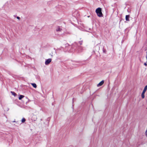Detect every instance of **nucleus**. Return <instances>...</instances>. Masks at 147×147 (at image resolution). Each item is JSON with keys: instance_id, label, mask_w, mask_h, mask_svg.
Returning a JSON list of instances; mask_svg holds the SVG:
<instances>
[{"instance_id": "obj_1", "label": "nucleus", "mask_w": 147, "mask_h": 147, "mask_svg": "<svg viewBox=\"0 0 147 147\" xmlns=\"http://www.w3.org/2000/svg\"><path fill=\"white\" fill-rule=\"evenodd\" d=\"M96 12L98 17H101L102 16V14L101 12V9L100 8L98 7L96 9Z\"/></svg>"}, {"instance_id": "obj_2", "label": "nucleus", "mask_w": 147, "mask_h": 147, "mask_svg": "<svg viewBox=\"0 0 147 147\" xmlns=\"http://www.w3.org/2000/svg\"><path fill=\"white\" fill-rule=\"evenodd\" d=\"M147 90V85H146L142 93V94H141V96L142 97V98H144V94L146 92V90Z\"/></svg>"}, {"instance_id": "obj_3", "label": "nucleus", "mask_w": 147, "mask_h": 147, "mask_svg": "<svg viewBox=\"0 0 147 147\" xmlns=\"http://www.w3.org/2000/svg\"><path fill=\"white\" fill-rule=\"evenodd\" d=\"M52 59H47L45 62V64L47 65H49Z\"/></svg>"}, {"instance_id": "obj_4", "label": "nucleus", "mask_w": 147, "mask_h": 147, "mask_svg": "<svg viewBox=\"0 0 147 147\" xmlns=\"http://www.w3.org/2000/svg\"><path fill=\"white\" fill-rule=\"evenodd\" d=\"M56 30L57 32H61L62 30V29L59 26H57L56 28Z\"/></svg>"}, {"instance_id": "obj_5", "label": "nucleus", "mask_w": 147, "mask_h": 147, "mask_svg": "<svg viewBox=\"0 0 147 147\" xmlns=\"http://www.w3.org/2000/svg\"><path fill=\"white\" fill-rule=\"evenodd\" d=\"M104 81L102 80L101 82H100L98 84H97V86L99 87L101 86H102L104 83Z\"/></svg>"}, {"instance_id": "obj_6", "label": "nucleus", "mask_w": 147, "mask_h": 147, "mask_svg": "<svg viewBox=\"0 0 147 147\" xmlns=\"http://www.w3.org/2000/svg\"><path fill=\"white\" fill-rule=\"evenodd\" d=\"M37 119V117L35 115H33L32 117V119L34 121L36 120Z\"/></svg>"}, {"instance_id": "obj_7", "label": "nucleus", "mask_w": 147, "mask_h": 147, "mask_svg": "<svg viewBox=\"0 0 147 147\" xmlns=\"http://www.w3.org/2000/svg\"><path fill=\"white\" fill-rule=\"evenodd\" d=\"M129 15H126L125 16V20L126 21H129Z\"/></svg>"}, {"instance_id": "obj_8", "label": "nucleus", "mask_w": 147, "mask_h": 147, "mask_svg": "<svg viewBox=\"0 0 147 147\" xmlns=\"http://www.w3.org/2000/svg\"><path fill=\"white\" fill-rule=\"evenodd\" d=\"M31 84L32 86L34 88H36L37 86L36 84L35 83H31Z\"/></svg>"}, {"instance_id": "obj_9", "label": "nucleus", "mask_w": 147, "mask_h": 147, "mask_svg": "<svg viewBox=\"0 0 147 147\" xmlns=\"http://www.w3.org/2000/svg\"><path fill=\"white\" fill-rule=\"evenodd\" d=\"M21 121L22 123H24L26 121V119L24 118H23Z\"/></svg>"}, {"instance_id": "obj_10", "label": "nucleus", "mask_w": 147, "mask_h": 147, "mask_svg": "<svg viewBox=\"0 0 147 147\" xmlns=\"http://www.w3.org/2000/svg\"><path fill=\"white\" fill-rule=\"evenodd\" d=\"M24 97V96H23V95H20L19 96V100H21V99L22 98H23Z\"/></svg>"}, {"instance_id": "obj_11", "label": "nucleus", "mask_w": 147, "mask_h": 147, "mask_svg": "<svg viewBox=\"0 0 147 147\" xmlns=\"http://www.w3.org/2000/svg\"><path fill=\"white\" fill-rule=\"evenodd\" d=\"M11 93L12 95H13L14 96H15L16 95V94L13 92L11 91Z\"/></svg>"}, {"instance_id": "obj_12", "label": "nucleus", "mask_w": 147, "mask_h": 147, "mask_svg": "<svg viewBox=\"0 0 147 147\" xmlns=\"http://www.w3.org/2000/svg\"><path fill=\"white\" fill-rule=\"evenodd\" d=\"M146 57L147 60L146 62H147V49L146 50Z\"/></svg>"}, {"instance_id": "obj_13", "label": "nucleus", "mask_w": 147, "mask_h": 147, "mask_svg": "<svg viewBox=\"0 0 147 147\" xmlns=\"http://www.w3.org/2000/svg\"><path fill=\"white\" fill-rule=\"evenodd\" d=\"M17 18L18 20H20V18L18 16H17V17H16Z\"/></svg>"}, {"instance_id": "obj_14", "label": "nucleus", "mask_w": 147, "mask_h": 147, "mask_svg": "<svg viewBox=\"0 0 147 147\" xmlns=\"http://www.w3.org/2000/svg\"><path fill=\"white\" fill-rule=\"evenodd\" d=\"M144 65H145L146 66H147V64L146 63H144Z\"/></svg>"}, {"instance_id": "obj_15", "label": "nucleus", "mask_w": 147, "mask_h": 147, "mask_svg": "<svg viewBox=\"0 0 147 147\" xmlns=\"http://www.w3.org/2000/svg\"><path fill=\"white\" fill-rule=\"evenodd\" d=\"M79 43H80V45H81L82 44V43L81 42H80Z\"/></svg>"}]
</instances>
